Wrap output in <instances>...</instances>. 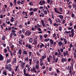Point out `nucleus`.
I'll return each instance as SVG.
<instances>
[{"label": "nucleus", "mask_w": 76, "mask_h": 76, "mask_svg": "<svg viewBox=\"0 0 76 76\" xmlns=\"http://www.w3.org/2000/svg\"><path fill=\"white\" fill-rule=\"evenodd\" d=\"M72 70H73V72L74 71V70L73 69V64L72 63H71V66H70L69 67V73L71 75H72Z\"/></svg>", "instance_id": "f257e3e1"}, {"label": "nucleus", "mask_w": 76, "mask_h": 76, "mask_svg": "<svg viewBox=\"0 0 76 76\" xmlns=\"http://www.w3.org/2000/svg\"><path fill=\"white\" fill-rule=\"evenodd\" d=\"M70 33L71 34L72 37H74V29H72L70 31H68V34H70Z\"/></svg>", "instance_id": "f03ea898"}, {"label": "nucleus", "mask_w": 76, "mask_h": 76, "mask_svg": "<svg viewBox=\"0 0 76 76\" xmlns=\"http://www.w3.org/2000/svg\"><path fill=\"white\" fill-rule=\"evenodd\" d=\"M28 34V36H29L31 34V32L30 31L27 30L25 34L26 35Z\"/></svg>", "instance_id": "7ed1b4c3"}, {"label": "nucleus", "mask_w": 76, "mask_h": 76, "mask_svg": "<svg viewBox=\"0 0 76 76\" xmlns=\"http://www.w3.org/2000/svg\"><path fill=\"white\" fill-rule=\"evenodd\" d=\"M12 34H13V35L15 36V37H16V34H15V32H16V31L15 30H13L11 31Z\"/></svg>", "instance_id": "20e7f679"}, {"label": "nucleus", "mask_w": 76, "mask_h": 76, "mask_svg": "<svg viewBox=\"0 0 76 76\" xmlns=\"http://www.w3.org/2000/svg\"><path fill=\"white\" fill-rule=\"evenodd\" d=\"M41 3H42V4H41ZM44 3H45V1H40L39 2V4L41 5V6H43V4H44Z\"/></svg>", "instance_id": "39448f33"}, {"label": "nucleus", "mask_w": 76, "mask_h": 76, "mask_svg": "<svg viewBox=\"0 0 76 76\" xmlns=\"http://www.w3.org/2000/svg\"><path fill=\"white\" fill-rule=\"evenodd\" d=\"M58 44L60 47L61 46V45H63V42L61 41H59L58 43Z\"/></svg>", "instance_id": "423d86ee"}, {"label": "nucleus", "mask_w": 76, "mask_h": 76, "mask_svg": "<svg viewBox=\"0 0 76 76\" xmlns=\"http://www.w3.org/2000/svg\"><path fill=\"white\" fill-rule=\"evenodd\" d=\"M9 67L8 69V70H9L10 72H11V71H12V68H11L12 66L10 64H9Z\"/></svg>", "instance_id": "0eeeda50"}, {"label": "nucleus", "mask_w": 76, "mask_h": 76, "mask_svg": "<svg viewBox=\"0 0 76 76\" xmlns=\"http://www.w3.org/2000/svg\"><path fill=\"white\" fill-rule=\"evenodd\" d=\"M55 12L56 13H59V14H61V15H62V13L60 12L59 11H57V8H54Z\"/></svg>", "instance_id": "6e6552de"}, {"label": "nucleus", "mask_w": 76, "mask_h": 76, "mask_svg": "<svg viewBox=\"0 0 76 76\" xmlns=\"http://www.w3.org/2000/svg\"><path fill=\"white\" fill-rule=\"evenodd\" d=\"M61 61L62 63H64V61L66 62V58H62Z\"/></svg>", "instance_id": "1a4fd4ad"}, {"label": "nucleus", "mask_w": 76, "mask_h": 76, "mask_svg": "<svg viewBox=\"0 0 76 76\" xmlns=\"http://www.w3.org/2000/svg\"><path fill=\"white\" fill-rule=\"evenodd\" d=\"M23 54L24 55H27V54H28L27 51L24 50H23Z\"/></svg>", "instance_id": "9d476101"}, {"label": "nucleus", "mask_w": 76, "mask_h": 76, "mask_svg": "<svg viewBox=\"0 0 76 76\" xmlns=\"http://www.w3.org/2000/svg\"><path fill=\"white\" fill-rule=\"evenodd\" d=\"M34 42L33 43V45H37V40L34 39Z\"/></svg>", "instance_id": "9b49d317"}, {"label": "nucleus", "mask_w": 76, "mask_h": 76, "mask_svg": "<svg viewBox=\"0 0 76 76\" xmlns=\"http://www.w3.org/2000/svg\"><path fill=\"white\" fill-rule=\"evenodd\" d=\"M11 29V27H9L8 28V29H7V28L6 27L5 28V31H4V32H6V31H7V30L8 31H10V30Z\"/></svg>", "instance_id": "f8f14e48"}, {"label": "nucleus", "mask_w": 76, "mask_h": 76, "mask_svg": "<svg viewBox=\"0 0 76 76\" xmlns=\"http://www.w3.org/2000/svg\"><path fill=\"white\" fill-rule=\"evenodd\" d=\"M41 22L42 23V24L43 26H45V24H44V20H41Z\"/></svg>", "instance_id": "ddd939ff"}, {"label": "nucleus", "mask_w": 76, "mask_h": 76, "mask_svg": "<svg viewBox=\"0 0 76 76\" xmlns=\"http://www.w3.org/2000/svg\"><path fill=\"white\" fill-rule=\"evenodd\" d=\"M2 74L3 75H5V76H7V73L6 72V71H4L2 72Z\"/></svg>", "instance_id": "4468645a"}, {"label": "nucleus", "mask_w": 76, "mask_h": 76, "mask_svg": "<svg viewBox=\"0 0 76 76\" xmlns=\"http://www.w3.org/2000/svg\"><path fill=\"white\" fill-rule=\"evenodd\" d=\"M29 41V42L30 43H32V41H33V39H32V38H30L28 39Z\"/></svg>", "instance_id": "2eb2a0df"}, {"label": "nucleus", "mask_w": 76, "mask_h": 76, "mask_svg": "<svg viewBox=\"0 0 76 76\" xmlns=\"http://www.w3.org/2000/svg\"><path fill=\"white\" fill-rule=\"evenodd\" d=\"M59 17L61 19H62V20H63V18H64L63 16L61 15H59Z\"/></svg>", "instance_id": "dca6fc26"}, {"label": "nucleus", "mask_w": 76, "mask_h": 76, "mask_svg": "<svg viewBox=\"0 0 76 76\" xmlns=\"http://www.w3.org/2000/svg\"><path fill=\"white\" fill-rule=\"evenodd\" d=\"M50 44H51V45L53 44V43H54V42H53L52 39H50Z\"/></svg>", "instance_id": "f3484780"}, {"label": "nucleus", "mask_w": 76, "mask_h": 76, "mask_svg": "<svg viewBox=\"0 0 76 76\" xmlns=\"http://www.w3.org/2000/svg\"><path fill=\"white\" fill-rule=\"evenodd\" d=\"M51 16L52 17V19H54V12H51Z\"/></svg>", "instance_id": "a211bd4d"}, {"label": "nucleus", "mask_w": 76, "mask_h": 76, "mask_svg": "<svg viewBox=\"0 0 76 76\" xmlns=\"http://www.w3.org/2000/svg\"><path fill=\"white\" fill-rule=\"evenodd\" d=\"M75 14H73V12H72V15H71V17L72 18H74V17H75Z\"/></svg>", "instance_id": "6ab92c4d"}, {"label": "nucleus", "mask_w": 76, "mask_h": 76, "mask_svg": "<svg viewBox=\"0 0 76 76\" xmlns=\"http://www.w3.org/2000/svg\"><path fill=\"white\" fill-rule=\"evenodd\" d=\"M17 0H14L13 3L14 6L16 5V1Z\"/></svg>", "instance_id": "aec40b11"}, {"label": "nucleus", "mask_w": 76, "mask_h": 76, "mask_svg": "<svg viewBox=\"0 0 76 76\" xmlns=\"http://www.w3.org/2000/svg\"><path fill=\"white\" fill-rule=\"evenodd\" d=\"M16 51H17V48H14V53H16Z\"/></svg>", "instance_id": "412c9836"}, {"label": "nucleus", "mask_w": 76, "mask_h": 76, "mask_svg": "<svg viewBox=\"0 0 76 76\" xmlns=\"http://www.w3.org/2000/svg\"><path fill=\"white\" fill-rule=\"evenodd\" d=\"M1 39L3 41H4V40H5V36L4 35L3 36Z\"/></svg>", "instance_id": "4be33fe9"}, {"label": "nucleus", "mask_w": 76, "mask_h": 76, "mask_svg": "<svg viewBox=\"0 0 76 76\" xmlns=\"http://www.w3.org/2000/svg\"><path fill=\"white\" fill-rule=\"evenodd\" d=\"M11 22H13V21H14V18H13V17H12L11 19L10 20Z\"/></svg>", "instance_id": "5701e85b"}, {"label": "nucleus", "mask_w": 76, "mask_h": 76, "mask_svg": "<svg viewBox=\"0 0 76 76\" xmlns=\"http://www.w3.org/2000/svg\"><path fill=\"white\" fill-rule=\"evenodd\" d=\"M12 6H13V3H12V2H11L10 3L9 7H12Z\"/></svg>", "instance_id": "b1692460"}, {"label": "nucleus", "mask_w": 76, "mask_h": 76, "mask_svg": "<svg viewBox=\"0 0 76 76\" xmlns=\"http://www.w3.org/2000/svg\"><path fill=\"white\" fill-rule=\"evenodd\" d=\"M28 47L29 48H30V49H31V48H32V46L31 45H29Z\"/></svg>", "instance_id": "393cba45"}, {"label": "nucleus", "mask_w": 76, "mask_h": 76, "mask_svg": "<svg viewBox=\"0 0 76 76\" xmlns=\"http://www.w3.org/2000/svg\"><path fill=\"white\" fill-rule=\"evenodd\" d=\"M38 65H37L36 66V69H37V70L38 69V68L39 67V66H38Z\"/></svg>", "instance_id": "a878e982"}, {"label": "nucleus", "mask_w": 76, "mask_h": 76, "mask_svg": "<svg viewBox=\"0 0 76 76\" xmlns=\"http://www.w3.org/2000/svg\"><path fill=\"white\" fill-rule=\"evenodd\" d=\"M9 58L7 60V63H10V58L9 57Z\"/></svg>", "instance_id": "bb28decb"}, {"label": "nucleus", "mask_w": 76, "mask_h": 76, "mask_svg": "<svg viewBox=\"0 0 76 76\" xmlns=\"http://www.w3.org/2000/svg\"><path fill=\"white\" fill-rule=\"evenodd\" d=\"M21 53H22V50H21V49H19V54H20H20H22Z\"/></svg>", "instance_id": "cd10ccee"}, {"label": "nucleus", "mask_w": 76, "mask_h": 76, "mask_svg": "<svg viewBox=\"0 0 76 76\" xmlns=\"http://www.w3.org/2000/svg\"><path fill=\"white\" fill-rule=\"evenodd\" d=\"M43 64V62H40V65L41 66H42Z\"/></svg>", "instance_id": "c85d7f7f"}, {"label": "nucleus", "mask_w": 76, "mask_h": 76, "mask_svg": "<svg viewBox=\"0 0 76 76\" xmlns=\"http://www.w3.org/2000/svg\"><path fill=\"white\" fill-rule=\"evenodd\" d=\"M26 67H25L24 69L23 70V73H24V75H25V73H26Z\"/></svg>", "instance_id": "c756f323"}, {"label": "nucleus", "mask_w": 76, "mask_h": 76, "mask_svg": "<svg viewBox=\"0 0 76 76\" xmlns=\"http://www.w3.org/2000/svg\"><path fill=\"white\" fill-rule=\"evenodd\" d=\"M64 41L65 44H67V40L66 39H64Z\"/></svg>", "instance_id": "7c9ffc66"}, {"label": "nucleus", "mask_w": 76, "mask_h": 76, "mask_svg": "<svg viewBox=\"0 0 76 76\" xmlns=\"http://www.w3.org/2000/svg\"><path fill=\"white\" fill-rule=\"evenodd\" d=\"M62 28L61 26L59 27V30L60 31H61V30H62Z\"/></svg>", "instance_id": "2f4dec72"}, {"label": "nucleus", "mask_w": 76, "mask_h": 76, "mask_svg": "<svg viewBox=\"0 0 76 76\" xmlns=\"http://www.w3.org/2000/svg\"><path fill=\"white\" fill-rule=\"evenodd\" d=\"M33 10L34 12H37V9L34 8H33Z\"/></svg>", "instance_id": "473e14b6"}, {"label": "nucleus", "mask_w": 76, "mask_h": 76, "mask_svg": "<svg viewBox=\"0 0 76 76\" xmlns=\"http://www.w3.org/2000/svg\"><path fill=\"white\" fill-rule=\"evenodd\" d=\"M66 56H67V57H69V53H68V51H66Z\"/></svg>", "instance_id": "72a5a7b5"}, {"label": "nucleus", "mask_w": 76, "mask_h": 76, "mask_svg": "<svg viewBox=\"0 0 76 76\" xmlns=\"http://www.w3.org/2000/svg\"><path fill=\"white\" fill-rule=\"evenodd\" d=\"M24 0H21V2H20V4H23V3H24Z\"/></svg>", "instance_id": "f704fd0d"}, {"label": "nucleus", "mask_w": 76, "mask_h": 76, "mask_svg": "<svg viewBox=\"0 0 76 76\" xmlns=\"http://www.w3.org/2000/svg\"><path fill=\"white\" fill-rule=\"evenodd\" d=\"M15 46L13 45H12V46L10 47L11 48L12 50H13V48H14V47Z\"/></svg>", "instance_id": "c9c22d12"}, {"label": "nucleus", "mask_w": 76, "mask_h": 76, "mask_svg": "<svg viewBox=\"0 0 76 76\" xmlns=\"http://www.w3.org/2000/svg\"><path fill=\"white\" fill-rule=\"evenodd\" d=\"M30 15L32 16L34 14V12L32 11L30 13Z\"/></svg>", "instance_id": "e433bc0d"}, {"label": "nucleus", "mask_w": 76, "mask_h": 76, "mask_svg": "<svg viewBox=\"0 0 76 76\" xmlns=\"http://www.w3.org/2000/svg\"><path fill=\"white\" fill-rule=\"evenodd\" d=\"M41 16L42 17H44V13H43V12H41Z\"/></svg>", "instance_id": "4c0bfd02"}, {"label": "nucleus", "mask_w": 76, "mask_h": 76, "mask_svg": "<svg viewBox=\"0 0 76 76\" xmlns=\"http://www.w3.org/2000/svg\"><path fill=\"white\" fill-rule=\"evenodd\" d=\"M72 28H73V27H68V30H72Z\"/></svg>", "instance_id": "58836bf2"}, {"label": "nucleus", "mask_w": 76, "mask_h": 76, "mask_svg": "<svg viewBox=\"0 0 76 76\" xmlns=\"http://www.w3.org/2000/svg\"><path fill=\"white\" fill-rule=\"evenodd\" d=\"M4 59V57H0V61H3Z\"/></svg>", "instance_id": "ea45409f"}, {"label": "nucleus", "mask_w": 76, "mask_h": 76, "mask_svg": "<svg viewBox=\"0 0 76 76\" xmlns=\"http://www.w3.org/2000/svg\"><path fill=\"white\" fill-rule=\"evenodd\" d=\"M73 7H74V9L75 10H76V4H74L73 5Z\"/></svg>", "instance_id": "a19ab883"}, {"label": "nucleus", "mask_w": 76, "mask_h": 76, "mask_svg": "<svg viewBox=\"0 0 76 76\" xmlns=\"http://www.w3.org/2000/svg\"><path fill=\"white\" fill-rule=\"evenodd\" d=\"M37 28H41V26H40V25H39V24H37Z\"/></svg>", "instance_id": "79ce46f5"}, {"label": "nucleus", "mask_w": 76, "mask_h": 76, "mask_svg": "<svg viewBox=\"0 0 76 76\" xmlns=\"http://www.w3.org/2000/svg\"><path fill=\"white\" fill-rule=\"evenodd\" d=\"M69 25H70V26H73V24H72V22H71L70 23Z\"/></svg>", "instance_id": "37998d69"}, {"label": "nucleus", "mask_w": 76, "mask_h": 76, "mask_svg": "<svg viewBox=\"0 0 76 76\" xmlns=\"http://www.w3.org/2000/svg\"><path fill=\"white\" fill-rule=\"evenodd\" d=\"M18 66H17L15 67V71H18Z\"/></svg>", "instance_id": "c03bdc74"}, {"label": "nucleus", "mask_w": 76, "mask_h": 76, "mask_svg": "<svg viewBox=\"0 0 76 76\" xmlns=\"http://www.w3.org/2000/svg\"><path fill=\"white\" fill-rule=\"evenodd\" d=\"M73 45H72V44L70 45L69 48H72V47L73 48Z\"/></svg>", "instance_id": "a18cd8bd"}, {"label": "nucleus", "mask_w": 76, "mask_h": 76, "mask_svg": "<svg viewBox=\"0 0 76 76\" xmlns=\"http://www.w3.org/2000/svg\"><path fill=\"white\" fill-rule=\"evenodd\" d=\"M4 51L5 53H6L7 52V49L6 48H5V49H4Z\"/></svg>", "instance_id": "49530a36"}, {"label": "nucleus", "mask_w": 76, "mask_h": 76, "mask_svg": "<svg viewBox=\"0 0 76 76\" xmlns=\"http://www.w3.org/2000/svg\"><path fill=\"white\" fill-rule=\"evenodd\" d=\"M59 10L61 12H63V10H62V8L60 7Z\"/></svg>", "instance_id": "de8ad7c7"}, {"label": "nucleus", "mask_w": 76, "mask_h": 76, "mask_svg": "<svg viewBox=\"0 0 76 76\" xmlns=\"http://www.w3.org/2000/svg\"><path fill=\"white\" fill-rule=\"evenodd\" d=\"M3 18V14H1L0 16V18L2 19Z\"/></svg>", "instance_id": "09e8293b"}, {"label": "nucleus", "mask_w": 76, "mask_h": 76, "mask_svg": "<svg viewBox=\"0 0 76 76\" xmlns=\"http://www.w3.org/2000/svg\"><path fill=\"white\" fill-rule=\"evenodd\" d=\"M42 57H46V54L45 53H44L43 54Z\"/></svg>", "instance_id": "8fccbe9b"}, {"label": "nucleus", "mask_w": 76, "mask_h": 76, "mask_svg": "<svg viewBox=\"0 0 76 76\" xmlns=\"http://www.w3.org/2000/svg\"><path fill=\"white\" fill-rule=\"evenodd\" d=\"M14 61V63H16V59L15 58L14 59V61Z\"/></svg>", "instance_id": "3c124183"}, {"label": "nucleus", "mask_w": 76, "mask_h": 76, "mask_svg": "<svg viewBox=\"0 0 76 76\" xmlns=\"http://www.w3.org/2000/svg\"><path fill=\"white\" fill-rule=\"evenodd\" d=\"M52 66H50V67L49 68L50 72H51V70H52Z\"/></svg>", "instance_id": "603ef678"}, {"label": "nucleus", "mask_w": 76, "mask_h": 76, "mask_svg": "<svg viewBox=\"0 0 76 76\" xmlns=\"http://www.w3.org/2000/svg\"><path fill=\"white\" fill-rule=\"evenodd\" d=\"M39 61L38 60H37L36 61V64L37 65H39Z\"/></svg>", "instance_id": "864d4df0"}, {"label": "nucleus", "mask_w": 76, "mask_h": 76, "mask_svg": "<svg viewBox=\"0 0 76 76\" xmlns=\"http://www.w3.org/2000/svg\"><path fill=\"white\" fill-rule=\"evenodd\" d=\"M17 3L18 4H20V0H19L17 2Z\"/></svg>", "instance_id": "5fc2aeb1"}, {"label": "nucleus", "mask_w": 76, "mask_h": 76, "mask_svg": "<svg viewBox=\"0 0 76 76\" xmlns=\"http://www.w3.org/2000/svg\"><path fill=\"white\" fill-rule=\"evenodd\" d=\"M68 62H70L71 61V58H69L68 60Z\"/></svg>", "instance_id": "6e6d98bb"}, {"label": "nucleus", "mask_w": 76, "mask_h": 76, "mask_svg": "<svg viewBox=\"0 0 76 76\" xmlns=\"http://www.w3.org/2000/svg\"><path fill=\"white\" fill-rule=\"evenodd\" d=\"M13 34L12 33H11L10 34V38H12L13 37Z\"/></svg>", "instance_id": "4d7b16f0"}, {"label": "nucleus", "mask_w": 76, "mask_h": 76, "mask_svg": "<svg viewBox=\"0 0 76 76\" xmlns=\"http://www.w3.org/2000/svg\"><path fill=\"white\" fill-rule=\"evenodd\" d=\"M8 67H9V65L7 64L6 65V69H8Z\"/></svg>", "instance_id": "13d9d810"}, {"label": "nucleus", "mask_w": 76, "mask_h": 76, "mask_svg": "<svg viewBox=\"0 0 76 76\" xmlns=\"http://www.w3.org/2000/svg\"><path fill=\"white\" fill-rule=\"evenodd\" d=\"M56 72H57V73L58 74L59 73V72H60V71H59V70L58 69H56Z\"/></svg>", "instance_id": "bf43d9fd"}, {"label": "nucleus", "mask_w": 76, "mask_h": 76, "mask_svg": "<svg viewBox=\"0 0 76 76\" xmlns=\"http://www.w3.org/2000/svg\"><path fill=\"white\" fill-rule=\"evenodd\" d=\"M44 13L45 14V15H47V12L46 10L44 11Z\"/></svg>", "instance_id": "052dcab7"}, {"label": "nucleus", "mask_w": 76, "mask_h": 76, "mask_svg": "<svg viewBox=\"0 0 76 76\" xmlns=\"http://www.w3.org/2000/svg\"><path fill=\"white\" fill-rule=\"evenodd\" d=\"M35 58V57L33 58V61H37V59H36V58Z\"/></svg>", "instance_id": "680f3d73"}, {"label": "nucleus", "mask_w": 76, "mask_h": 76, "mask_svg": "<svg viewBox=\"0 0 76 76\" xmlns=\"http://www.w3.org/2000/svg\"><path fill=\"white\" fill-rule=\"evenodd\" d=\"M44 37H45V38H47V37H48L47 34H44Z\"/></svg>", "instance_id": "e2e57ef3"}, {"label": "nucleus", "mask_w": 76, "mask_h": 76, "mask_svg": "<svg viewBox=\"0 0 76 76\" xmlns=\"http://www.w3.org/2000/svg\"><path fill=\"white\" fill-rule=\"evenodd\" d=\"M43 73L44 74V75H45V74H46V70H44L43 72Z\"/></svg>", "instance_id": "0e129e2a"}, {"label": "nucleus", "mask_w": 76, "mask_h": 76, "mask_svg": "<svg viewBox=\"0 0 76 76\" xmlns=\"http://www.w3.org/2000/svg\"><path fill=\"white\" fill-rule=\"evenodd\" d=\"M7 48L8 51H10V49L9 48V46H7Z\"/></svg>", "instance_id": "69168bd1"}, {"label": "nucleus", "mask_w": 76, "mask_h": 76, "mask_svg": "<svg viewBox=\"0 0 76 76\" xmlns=\"http://www.w3.org/2000/svg\"><path fill=\"white\" fill-rule=\"evenodd\" d=\"M47 43H46L45 45V48H47Z\"/></svg>", "instance_id": "338daca9"}, {"label": "nucleus", "mask_w": 76, "mask_h": 76, "mask_svg": "<svg viewBox=\"0 0 76 76\" xmlns=\"http://www.w3.org/2000/svg\"><path fill=\"white\" fill-rule=\"evenodd\" d=\"M19 42V44H20V45H22V42H21V41H19L18 42Z\"/></svg>", "instance_id": "774afa93"}]
</instances>
